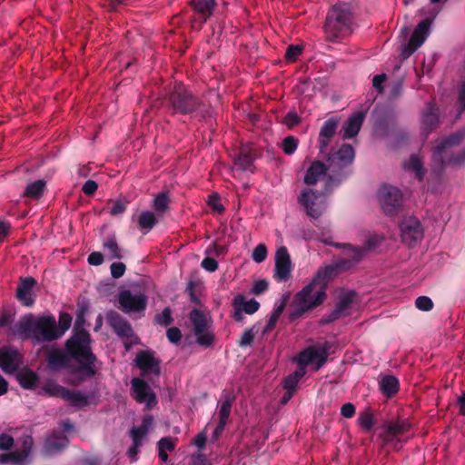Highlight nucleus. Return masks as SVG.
Masks as SVG:
<instances>
[{"mask_svg":"<svg viewBox=\"0 0 465 465\" xmlns=\"http://www.w3.org/2000/svg\"><path fill=\"white\" fill-rule=\"evenodd\" d=\"M194 336L196 338V343L203 348L213 346L215 340V335L212 331H210V329L203 331L201 334H194Z\"/></svg>","mask_w":465,"mask_h":465,"instance_id":"44","label":"nucleus"},{"mask_svg":"<svg viewBox=\"0 0 465 465\" xmlns=\"http://www.w3.org/2000/svg\"><path fill=\"white\" fill-rule=\"evenodd\" d=\"M355 12L349 3H338L328 11L324 33L328 42L339 43L352 33Z\"/></svg>","mask_w":465,"mask_h":465,"instance_id":"3","label":"nucleus"},{"mask_svg":"<svg viewBox=\"0 0 465 465\" xmlns=\"http://www.w3.org/2000/svg\"><path fill=\"white\" fill-rule=\"evenodd\" d=\"M164 105L171 114L190 115L199 120H205L210 116V106L183 83L173 85L165 98Z\"/></svg>","mask_w":465,"mask_h":465,"instance_id":"2","label":"nucleus"},{"mask_svg":"<svg viewBox=\"0 0 465 465\" xmlns=\"http://www.w3.org/2000/svg\"><path fill=\"white\" fill-rule=\"evenodd\" d=\"M257 330L255 326H252L251 328L246 329L242 334L238 345L242 348H245L248 346H252L254 341L255 334Z\"/></svg>","mask_w":465,"mask_h":465,"instance_id":"46","label":"nucleus"},{"mask_svg":"<svg viewBox=\"0 0 465 465\" xmlns=\"http://www.w3.org/2000/svg\"><path fill=\"white\" fill-rule=\"evenodd\" d=\"M298 202L306 214L312 219H318L326 209V196L322 192L304 190L299 196Z\"/></svg>","mask_w":465,"mask_h":465,"instance_id":"8","label":"nucleus"},{"mask_svg":"<svg viewBox=\"0 0 465 465\" xmlns=\"http://www.w3.org/2000/svg\"><path fill=\"white\" fill-rule=\"evenodd\" d=\"M190 5L193 9L203 18L205 23L207 19L213 15L215 7V0H191Z\"/></svg>","mask_w":465,"mask_h":465,"instance_id":"31","label":"nucleus"},{"mask_svg":"<svg viewBox=\"0 0 465 465\" xmlns=\"http://www.w3.org/2000/svg\"><path fill=\"white\" fill-rule=\"evenodd\" d=\"M64 400L68 401L73 407L83 408L89 404L88 398L80 391H70L67 389V393Z\"/></svg>","mask_w":465,"mask_h":465,"instance_id":"37","label":"nucleus"},{"mask_svg":"<svg viewBox=\"0 0 465 465\" xmlns=\"http://www.w3.org/2000/svg\"><path fill=\"white\" fill-rule=\"evenodd\" d=\"M353 252L352 258H340L333 263L322 268L317 272V278L320 280H329L341 272L351 270L363 259V252L361 249H350Z\"/></svg>","mask_w":465,"mask_h":465,"instance_id":"10","label":"nucleus"},{"mask_svg":"<svg viewBox=\"0 0 465 465\" xmlns=\"http://www.w3.org/2000/svg\"><path fill=\"white\" fill-rule=\"evenodd\" d=\"M36 284V280L31 276L20 278L15 297L24 306L30 307L35 303L32 292Z\"/></svg>","mask_w":465,"mask_h":465,"instance_id":"22","label":"nucleus"},{"mask_svg":"<svg viewBox=\"0 0 465 465\" xmlns=\"http://www.w3.org/2000/svg\"><path fill=\"white\" fill-rule=\"evenodd\" d=\"M298 143L299 140L296 137L288 135L282 140V148L286 154L292 155L296 151Z\"/></svg>","mask_w":465,"mask_h":465,"instance_id":"48","label":"nucleus"},{"mask_svg":"<svg viewBox=\"0 0 465 465\" xmlns=\"http://www.w3.org/2000/svg\"><path fill=\"white\" fill-rule=\"evenodd\" d=\"M189 319L193 325V334H201V332L207 331L211 327V322L207 319L206 314L199 309L192 310Z\"/></svg>","mask_w":465,"mask_h":465,"instance_id":"28","label":"nucleus"},{"mask_svg":"<svg viewBox=\"0 0 465 465\" xmlns=\"http://www.w3.org/2000/svg\"><path fill=\"white\" fill-rule=\"evenodd\" d=\"M282 123L288 127L292 128L301 123V117L296 111H289L284 116Z\"/></svg>","mask_w":465,"mask_h":465,"instance_id":"54","label":"nucleus"},{"mask_svg":"<svg viewBox=\"0 0 465 465\" xmlns=\"http://www.w3.org/2000/svg\"><path fill=\"white\" fill-rule=\"evenodd\" d=\"M357 296V292L355 291H349L344 292L341 297L339 302L336 304V308L345 316L348 314V311L351 309V304L354 302V299Z\"/></svg>","mask_w":465,"mask_h":465,"instance_id":"36","label":"nucleus"},{"mask_svg":"<svg viewBox=\"0 0 465 465\" xmlns=\"http://www.w3.org/2000/svg\"><path fill=\"white\" fill-rule=\"evenodd\" d=\"M232 306H237L244 313L250 315L255 313L260 309V303L256 300L251 299L246 301L243 294H237L232 302Z\"/></svg>","mask_w":465,"mask_h":465,"instance_id":"32","label":"nucleus"},{"mask_svg":"<svg viewBox=\"0 0 465 465\" xmlns=\"http://www.w3.org/2000/svg\"><path fill=\"white\" fill-rule=\"evenodd\" d=\"M339 121L335 118L327 119L319 133V150L320 153H324L333 136L336 134Z\"/></svg>","mask_w":465,"mask_h":465,"instance_id":"23","label":"nucleus"},{"mask_svg":"<svg viewBox=\"0 0 465 465\" xmlns=\"http://www.w3.org/2000/svg\"><path fill=\"white\" fill-rule=\"evenodd\" d=\"M233 401H234L233 396H231L229 394H225L223 396V401L222 402V405L220 407L219 413H218L219 422L227 424Z\"/></svg>","mask_w":465,"mask_h":465,"instance_id":"40","label":"nucleus"},{"mask_svg":"<svg viewBox=\"0 0 465 465\" xmlns=\"http://www.w3.org/2000/svg\"><path fill=\"white\" fill-rule=\"evenodd\" d=\"M18 331L33 338L37 343L50 342L58 339L56 321L54 316L35 318L32 314L25 316L18 323Z\"/></svg>","mask_w":465,"mask_h":465,"instance_id":"5","label":"nucleus"},{"mask_svg":"<svg viewBox=\"0 0 465 465\" xmlns=\"http://www.w3.org/2000/svg\"><path fill=\"white\" fill-rule=\"evenodd\" d=\"M24 364V355L13 345L0 347V369L6 374L17 372Z\"/></svg>","mask_w":465,"mask_h":465,"instance_id":"12","label":"nucleus"},{"mask_svg":"<svg viewBox=\"0 0 465 465\" xmlns=\"http://www.w3.org/2000/svg\"><path fill=\"white\" fill-rule=\"evenodd\" d=\"M439 122V108L432 103L427 104L421 116V128L425 137L437 128Z\"/></svg>","mask_w":465,"mask_h":465,"instance_id":"24","label":"nucleus"},{"mask_svg":"<svg viewBox=\"0 0 465 465\" xmlns=\"http://www.w3.org/2000/svg\"><path fill=\"white\" fill-rule=\"evenodd\" d=\"M70 356L60 349H53L47 355L46 361L48 368L57 371L68 365Z\"/></svg>","mask_w":465,"mask_h":465,"instance_id":"27","label":"nucleus"},{"mask_svg":"<svg viewBox=\"0 0 465 465\" xmlns=\"http://www.w3.org/2000/svg\"><path fill=\"white\" fill-rule=\"evenodd\" d=\"M382 241V238L377 236V235H371L368 237L363 245L361 246L363 256L368 252L373 251L375 248H377Z\"/></svg>","mask_w":465,"mask_h":465,"instance_id":"50","label":"nucleus"},{"mask_svg":"<svg viewBox=\"0 0 465 465\" xmlns=\"http://www.w3.org/2000/svg\"><path fill=\"white\" fill-rule=\"evenodd\" d=\"M98 189V184L94 180H88L86 181L83 187H82V191L83 193L87 195V196H92L95 193V192L97 191Z\"/></svg>","mask_w":465,"mask_h":465,"instance_id":"60","label":"nucleus"},{"mask_svg":"<svg viewBox=\"0 0 465 465\" xmlns=\"http://www.w3.org/2000/svg\"><path fill=\"white\" fill-rule=\"evenodd\" d=\"M169 203L168 193L163 191L154 197L153 207L157 213L163 214L169 208Z\"/></svg>","mask_w":465,"mask_h":465,"instance_id":"41","label":"nucleus"},{"mask_svg":"<svg viewBox=\"0 0 465 465\" xmlns=\"http://www.w3.org/2000/svg\"><path fill=\"white\" fill-rule=\"evenodd\" d=\"M170 342L178 343L182 339V332L177 327H171L166 331Z\"/></svg>","mask_w":465,"mask_h":465,"instance_id":"59","label":"nucleus"},{"mask_svg":"<svg viewBox=\"0 0 465 465\" xmlns=\"http://www.w3.org/2000/svg\"><path fill=\"white\" fill-rule=\"evenodd\" d=\"M402 242L413 247L423 237L420 222L414 216L405 218L400 225Z\"/></svg>","mask_w":465,"mask_h":465,"instance_id":"17","label":"nucleus"},{"mask_svg":"<svg viewBox=\"0 0 465 465\" xmlns=\"http://www.w3.org/2000/svg\"><path fill=\"white\" fill-rule=\"evenodd\" d=\"M364 121V114L361 112L356 113L345 122L342 126L343 135L342 138L351 139L355 137L361 130Z\"/></svg>","mask_w":465,"mask_h":465,"instance_id":"26","label":"nucleus"},{"mask_svg":"<svg viewBox=\"0 0 465 465\" xmlns=\"http://www.w3.org/2000/svg\"><path fill=\"white\" fill-rule=\"evenodd\" d=\"M461 135L454 134L441 141L432 153V171L440 174L445 164L463 165L465 164V149L457 153L450 152L453 145L459 144Z\"/></svg>","mask_w":465,"mask_h":465,"instance_id":"7","label":"nucleus"},{"mask_svg":"<svg viewBox=\"0 0 465 465\" xmlns=\"http://www.w3.org/2000/svg\"><path fill=\"white\" fill-rule=\"evenodd\" d=\"M48 396L64 398L67 393V388L55 383L54 381H48L43 388Z\"/></svg>","mask_w":465,"mask_h":465,"instance_id":"42","label":"nucleus"},{"mask_svg":"<svg viewBox=\"0 0 465 465\" xmlns=\"http://www.w3.org/2000/svg\"><path fill=\"white\" fill-rule=\"evenodd\" d=\"M156 223V215L151 211H143L137 217L138 228L143 232V233L149 232Z\"/></svg>","mask_w":465,"mask_h":465,"instance_id":"33","label":"nucleus"},{"mask_svg":"<svg viewBox=\"0 0 465 465\" xmlns=\"http://www.w3.org/2000/svg\"><path fill=\"white\" fill-rule=\"evenodd\" d=\"M118 302L125 313L141 312L146 309L147 297L141 292L124 290L118 294Z\"/></svg>","mask_w":465,"mask_h":465,"instance_id":"13","label":"nucleus"},{"mask_svg":"<svg viewBox=\"0 0 465 465\" xmlns=\"http://www.w3.org/2000/svg\"><path fill=\"white\" fill-rule=\"evenodd\" d=\"M355 406L351 402L343 404L341 408V414L347 419L352 418L355 415Z\"/></svg>","mask_w":465,"mask_h":465,"instance_id":"64","label":"nucleus"},{"mask_svg":"<svg viewBox=\"0 0 465 465\" xmlns=\"http://www.w3.org/2000/svg\"><path fill=\"white\" fill-rule=\"evenodd\" d=\"M267 257V248L263 243L258 244L252 251V258L257 262L261 263L265 261Z\"/></svg>","mask_w":465,"mask_h":465,"instance_id":"52","label":"nucleus"},{"mask_svg":"<svg viewBox=\"0 0 465 465\" xmlns=\"http://www.w3.org/2000/svg\"><path fill=\"white\" fill-rule=\"evenodd\" d=\"M131 396L139 404H143V411H150L158 404L153 390L143 379L135 377L131 381Z\"/></svg>","mask_w":465,"mask_h":465,"instance_id":"9","label":"nucleus"},{"mask_svg":"<svg viewBox=\"0 0 465 465\" xmlns=\"http://www.w3.org/2000/svg\"><path fill=\"white\" fill-rule=\"evenodd\" d=\"M45 188V182L44 180H36L26 186L24 196L37 199L42 196Z\"/></svg>","mask_w":465,"mask_h":465,"instance_id":"39","label":"nucleus"},{"mask_svg":"<svg viewBox=\"0 0 465 465\" xmlns=\"http://www.w3.org/2000/svg\"><path fill=\"white\" fill-rule=\"evenodd\" d=\"M104 249L110 254L111 259H122L123 255L114 236L107 238L104 242Z\"/></svg>","mask_w":465,"mask_h":465,"instance_id":"43","label":"nucleus"},{"mask_svg":"<svg viewBox=\"0 0 465 465\" xmlns=\"http://www.w3.org/2000/svg\"><path fill=\"white\" fill-rule=\"evenodd\" d=\"M430 26V20L426 18L419 23L411 38L401 51L403 59L409 58L426 40Z\"/></svg>","mask_w":465,"mask_h":465,"instance_id":"15","label":"nucleus"},{"mask_svg":"<svg viewBox=\"0 0 465 465\" xmlns=\"http://www.w3.org/2000/svg\"><path fill=\"white\" fill-rule=\"evenodd\" d=\"M303 46L301 45H290L285 52V59L288 62H295L298 56L302 53Z\"/></svg>","mask_w":465,"mask_h":465,"instance_id":"51","label":"nucleus"},{"mask_svg":"<svg viewBox=\"0 0 465 465\" xmlns=\"http://www.w3.org/2000/svg\"><path fill=\"white\" fill-rule=\"evenodd\" d=\"M71 323L72 316L67 312H61L58 319V325L56 324V334L58 335V339L70 328Z\"/></svg>","mask_w":465,"mask_h":465,"instance_id":"45","label":"nucleus"},{"mask_svg":"<svg viewBox=\"0 0 465 465\" xmlns=\"http://www.w3.org/2000/svg\"><path fill=\"white\" fill-rule=\"evenodd\" d=\"M430 26V20L426 18L419 23L411 38L401 51L403 59L409 58L426 40Z\"/></svg>","mask_w":465,"mask_h":465,"instance_id":"16","label":"nucleus"},{"mask_svg":"<svg viewBox=\"0 0 465 465\" xmlns=\"http://www.w3.org/2000/svg\"><path fill=\"white\" fill-rule=\"evenodd\" d=\"M354 157L353 147L343 143L337 151L328 153L326 163L319 160L311 163L303 179L304 183L315 185L321 178L325 177V191L330 193L351 175Z\"/></svg>","mask_w":465,"mask_h":465,"instance_id":"1","label":"nucleus"},{"mask_svg":"<svg viewBox=\"0 0 465 465\" xmlns=\"http://www.w3.org/2000/svg\"><path fill=\"white\" fill-rule=\"evenodd\" d=\"M33 445H34L33 437L30 435H25L22 439V445L19 450H21L22 451H25L26 455L29 456L32 451Z\"/></svg>","mask_w":465,"mask_h":465,"instance_id":"63","label":"nucleus"},{"mask_svg":"<svg viewBox=\"0 0 465 465\" xmlns=\"http://www.w3.org/2000/svg\"><path fill=\"white\" fill-rule=\"evenodd\" d=\"M16 379L23 389L34 390L39 381V376L31 369L24 368L17 372Z\"/></svg>","mask_w":465,"mask_h":465,"instance_id":"29","label":"nucleus"},{"mask_svg":"<svg viewBox=\"0 0 465 465\" xmlns=\"http://www.w3.org/2000/svg\"><path fill=\"white\" fill-rule=\"evenodd\" d=\"M173 318L172 316V311L169 307L164 308L161 313H158L154 317V322L161 326H169L173 323Z\"/></svg>","mask_w":465,"mask_h":465,"instance_id":"47","label":"nucleus"},{"mask_svg":"<svg viewBox=\"0 0 465 465\" xmlns=\"http://www.w3.org/2000/svg\"><path fill=\"white\" fill-rule=\"evenodd\" d=\"M318 280L316 277L294 295L291 304L292 311L289 314L290 322L298 320L323 302L326 298L325 292L314 291Z\"/></svg>","mask_w":465,"mask_h":465,"instance_id":"6","label":"nucleus"},{"mask_svg":"<svg viewBox=\"0 0 465 465\" xmlns=\"http://www.w3.org/2000/svg\"><path fill=\"white\" fill-rule=\"evenodd\" d=\"M330 346L325 342L321 350L310 346L302 351L297 357L298 366L307 367L310 363L316 362L315 370L322 368L327 361Z\"/></svg>","mask_w":465,"mask_h":465,"instance_id":"18","label":"nucleus"},{"mask_svg":"<svg viewBox=\"0 0 465 465\" xmlns=\"http://www.w3.org/2000/svg\"><path fill=\"white\" fill-rule=\"evenodd\" d=\"M379 201L383 212L393 216L401 210L403 196L400 189L385 184L379 191Z\"/></svg>","mask_w":465,"mask_h":465,"instance_id":"11","label":"nucleus"},{"mask_svg":"<svg viewBox=\"0 0 465 465\" xmlns=\"http://www.w3.org/2000/svg\"><path fill=\"white\" fill-rule=\"evenodd\" d=\"M411 424L406 419L386 420L381 425L380 438L382 440V446L398 442L397 438L409 431Z\"/></svg>","mask_w":465,"mask_h":465,"instance_id":"14","label":"nucleus"},{"mask_svg":"<svg viewBox=\"0 0 465 465\" xmlns=\"http://www.w3.org/2000/svg\"><path fill=\"white\" fill-rule=\"evenodd\" d=\"M68 443V439L60 431H54L51 436L47 437L44 450L47 454H53L64 450Z\"/></svg>","mask_w":465,"mask_h":465,"instance_id":"25","label":"nucleus"},{"mask_svg":"<svg viewBox=\"0 0 465 465\" xmlns=\"http://www.w3.org/2000/svg\"><path fill=\"white\" fill-rule=\"evenodd\" d=\"M219 199L220 198L217 193H213V194L209 195V197H208V204L214 211L218 212L219 213H223L225 209L223 206V204L219 203Z\"/></svg>","mask_w":465,"mask_h":465,"instance_id":"56","label":"nucleus"},{"mask_svg":"<svg viewBox=\"0 0 465 465\" xmlns=\"http://www.w3.org/2000/svg\"><path fill=\"white\" fill-rule=\"evenodd\" d=\"M201 266L207 272H213L218 269V262L213 258L206 257L202 261Z\"/></svg>","mask_w":465,"mask_h":465,"instance_id":"61","label":"nucleus"},{"mask_svg":"<svg viewBox=\"0 0 465 465\" xmlns=\"http://www.w3.org/2000/svg\"><path fill=\"white\" fill-rule=\"evenodd\" d=\"M134 361L143 376H147L151 373L155 376L160 375V361L154 357L153 351L147 350L139 351Z\"/></svg>","mask_w":465,"mask_h":465,"instance_id":"19","label":"nucleus"},{"mask_svg":"<svg viewBox=\"0 0 465 465\" xmlns=\"http://www.w3.org/2000/svg\"><path fill=\"white\" fill-rule=\"evenodd\" d=\"M405 167L409 170L413 171L419 181L423 180V177L425 174V169L423 168V163L418 155H416V154L411 155Z\"/></svg>","mask_w":465,"mask_h":465,"instance_id":"38","label":"nucleus"},{"mask_svg":"<svg viewBox=\"0 0 465 465\" xmlns=\"http://www.w3.org/2000/svg\"><path fill=\"white\" fill-rule=\"evenodd\" d=\"M110 206V214L113 216H117L120 214H123L127 208V205L129 204V201L126 199H118L116 201H112Z\"/></svg>","mask_w":465,"mask_h":465,"instance_id":"49","label":"nucleus"},{"mask_svg":"<svg viewBox=\"0 0 465 465\" xmlns=\"http://www.w3.org/2000/svg\"><path fill=\"white\" fill-rule=\"evenodd\" d=\"M357 423L364 432H370L373 429L375 417L371 407L365 408L359 413Z\"/></svg>","mask_w":465,"mask_h":465,"instance_id":"34","label":"nucleus"},{"mask_svg":"<svg viewBox=\"0 0 465 465\" xmlns=\"http://www.w3.org/2000/svg\"><path fill=\"white\" fill-rule=\"evenodd\" d=\"M268 287H269V283L266 280H264V279L259 280L254 282L251 292L254 295H260L262 292H264L265 291H267Z\"/></svg>","mask_w":465,"mask_h":465,"instance_id":"58","label":"nucleus"},{"mask_svg":"<svg viewBox=\"0 0 465 465\" xmlns=\"http://www.w3.org/2000/svg\"><path fill=\"white\" fill-rule=\"evenodd\" d=\"M416 307L423 312H430L433 308V302L428 296H420L415 301Z\"/></svg>","mask_w":465,"mask_h":465,"instance_id":"53","label":"nucleus"},{"mask_svg":"<svg viewBox=\"0 0 465 465\" xmlns=\"http://www.w3.org/2000/svg\"><path fill=\"white\" fill-rule=\"evenodd\" d=\"M15 444V440L13 436L7 433L0 434V450H10Z\"/></svg>","mask_w":465,"mask_h":465,"instance_id":"55","label":"nucleus"},{"mask_svg":"<svg viewBox=\"0 0 465 465\" xmlns=\"http://www.w3.org/2000/svg\"><path fill=\"white\" fill-rule=\"evenodd\" d=\"M292 269V261L285 246H281L275 252V273L274 278L278 282L287 281L291 276Z\"/></svg>","mask_w":465,"mask_h":465,"instance_id":"20","label":"nucleus"},{"mask_svg":"<svg viewBox=\"0 0 465 465\" xmlns=\"http://www.w3.org/2000/svg\"><path fill=\"white\" fill-rule=\"evenodd\" d=\"M27 458L28 456L26 455V452L22 451L21 450H16L11 452V462L15 465L22 464Z\"/></svg>","mask_w":465,"mask_h":465,"instance_id":"62","label":"nucleus"},{"mask_svg":"<svg viewBox=\"0 0 465 465\" xmlns=\"http://www.w3.org/2000/svg\"><path fill=\"white\" fill-rule=\"evenodd\" d=\"M64 349L70 358L78 362L77 372L84 373L87 378L96 374L94 363L97 358L92 351L91 336L88 331L73 332L65 341Z\"/></svg>","mask_w":465,"mask_h":465,"instance_id":"4","label":"nucleus"},{"mask_svg":"<svg viewBox=\"0 0 465 465\" xmlns=\"http://www.w3.org/2000/svg\"><path fill=\"white\" fill-rule=\"evenodd\" d=\"M255 157L256 155L252 149L242 148L235 160V163L242 170H248L252 165Z\"/></svg>","mask_w":465,"mask_h":465,"instance_id":"35","label":"nucleus"},{"mask_svg":"<svg viewBox=\"0 0 465 465\" xmlns=\"http://www.w3.org/2000/svg\"><path fill=\"white\" fill-rule=\"evenodd\" d=\"M125 264L123 262H114L110 267L111 274L115 279L122 277L125 272Z\"/></svg>","mask_w":465,"mask_h":465,"instance_id":"57","label":"nucleus"},{"mask_svg":"<svg viewBox=\"0 0 465 465\" xmlns=\"http://www.w3.org/2000/svg\"><path fill=\"white\" fill-rule=\"evenodd\" d=\"M105 317L108 325L119 337L131 339L134 336L131 324L119 312L111 310L106 312Z\"/></svg>","mask_w":465,"mask_h":465,"instance_id":"21","label":"nucleus"},{"mask_svg":"<svg viewBox=\"0 0 465 465\" xmlns=\"http://www.w3.org/2000/svg\"><path fill=\"white\" fill-rule=\"evenodd\" d=\"M379 389L387 398H392L400 390L398 378L392 375H385L379 381Z\"/></svg>","mask_w":465,"mask_h":465,"instance_id":"30","label":"nucleus"}]
</instances>
